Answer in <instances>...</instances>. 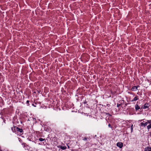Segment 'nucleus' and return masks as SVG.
Returning a JSON list of instances; mask_svg holds the SVG:
<instances>
[{
    "label": "nucleus",
    "mask_w": 151,
    "mask_h": 151,
    "mask_svg": "<svg viewBox=\"0 0 151 151\" xmlns=\"http://www.w3.org/2000/svg\"><path fill=\"white\" fill-rule=\"evenodd\" d=\"M116 146L120 148H122L123 146V143L121 142H119L116 144Z\"/></svg>",
    "instance_id": "obj_1"
},
{
    "label": "nucleus",
    "mask_w": 151,
    "mask_h": 151,
    "mask_svg": "<svg viewBox=\"0 0 151 151\" xmlns=\"http://www.w3.org/2000/svg\"><path fill=\"white\" fill-rule=\"evenodd\" d=\"M147 124V122H141L140 124V125L141 126H143L144 127H145Z\"/></svg>",
    "instance_id": "obj_2"
},
{
    "label": "nucleus",
    "mask_w": 151,
    "mask_h": 151,
    "mask_svg": "<svg viewBox=\"0 0 151 151\" xmlns=\"http://www.w3.org/2000/svg\"><path fill=\"white\" fill-rule=\"evenodd\" d=\"M147 124L148 123L149 124L147 126V129H149L151 128V120H147Z\"/></svg>",
    "instance_id": "obj_3"
},
{
    "label": "nucleus",
    "mask_w": 151,
    "mask_h": 151,
    "mask_svg": "<svg viewBox=\"0 0 151 151\" xmlns=\"http://www.w3.org/2000/svg\"><path fill=\"white\" fill-rule=\"evenodd\" d=\"M14 130L17 131V132H19L21 133L23 131V130L22 129L19 128L17 127H14Z\"/></svg>",
    "instance_id": "obj_4"
},
{
    "label": "nucleus",
    "mask_w": 151,
    "mask_h": 151,
    "mask_svg": "<svg viewBox=\"0 0 151 151\" xmlns=\"http://www.w3.org/2000/svg\"><path fill=\"white\" fill-rule=\"evenodd\" d=\"M138 87H139V86H134L132 88L131 90L133 91H136L138 90L137 88Z\"/></svg>",
    "instance_id": "obj_5"
},
{
    "label": "nucleus",
    "mask_w": 151,
    "mask_h": 151,
    "mask_svg": "<svg viewBox=\"0 0 151 151\" xmlns=\"http://www.w3.org/2000/svg\"><path fill=\"white\" fill-rule=\"evenodd\" d=\"M139 97L138 96L136 95L134 98L131 101L132 102L136 101L139 99Z\"/></svg>",
    "instance_id": "obj_6"
},
{
    "label": "nucleus",
    "mask_w": 151,
    "mask_h": 151,
    "mask_svg": "<svg viewBox=\"0 0 151 151\" xmlns=\"http://www.w3.org/2000/svg\"><path fill=\"white\" fill-rule=\"evenodd\" d=\"M149 106V104L147 103H146L144 104V106H142L141 108L146 109L148 108Z\"/></svg>",
    "instance_id": "obj_7"
},
{
    "label": "nucleus",
    "mask_w": 151,
    "mask_h": 151,
    "mask_svg": "<svg viewBox=\"0 0 151 151\" xmlns=\"http://www.w3.org/2000/svg\"><path fill=\"white\" fill-rule=\"evenodd\" d=\"M58 147L63 150H64L66 149V147L65 146H63L60 145L58 146Z\"/></svg>",
    "instance_id": "obj_8"
},
{
    "label": "nucleus",
    "mask_w": 151,
    "mask_h": 151,
    "mask_svg": "<svg viewBox=\"0 0 151 151\" xmlns=\"http://www.w3.org/2000/svg\"><path fill=\"white\" fill-rule=\"evenodd\" d=\"M144 151H151V147H146Z\"/></svg>",
    "instance_id": "obj_9"
},
{
    "label": "nucleus",
    "mask_w": 151,
    "mask_h": 151,
    "mask_svg": "<svg viewBox=\"0 0 151 151\" xmlns=\"http://www.w3.org/2000/svg\"><path fill=\"white\" fill-rule=\"evenodd\" d=\"M135 107L136 111H137L140 109V107L137 104L135 105Z\"/></svg>",
    "instance_id": "obj_10"
},
{
    "label": "nucleus",
    "mask_w": 151,
    "mask_h": 151,
    "mask_svg": "<svg viewBox=\"0 0 151 151\" xmlns=\"http://www.w3.org/2000/svg\"><path fill=\"white\" fill-rule=\"evenodd\" d=\"M39 140L40 141H43L45 140V139L42 138H40L39 139Z\"/></svg>",
    "instance_id": "obj_11"
},
{
    "label": "nucleus",
    "mask_w": 151,
    "mask_h": 151,
    "mask_svg": "<svg viewBox=\"0 0 151 151\" xmlns=\"http://www.w3.org/2000/svg\"><path fill=\"white\" fill-rule=\"evenodd\" d=\"M89 139L88 138H87V137H84L83 139V140L84 141H86V140H87V139Z\"/></svg>",
    "instance_id": "obj_12"
},
{
    "label": "nucleus",
    "mask_w": 151,
    "mask_h": 151,
    "mask_svg": "<svg viewBox=\"0 0 151 151\" xmlns=\"http://www.w3.org/2000/svg\"><path fill=\"white\" fill-rule=\"evenodd\" d=\"M22 145L24 147H26V146L27 145L26 144V143H23L22 144Z\"/></svg>",
    "instance_id": "obj_13"
},
{
    "label": "nucleus",
    "mask_w": 151,
    "mask_h": 151,
    "mask_svg": "<svg viewBox=\"0 0 151 151\" xmlns=\"http://www.w3.org/2000/svg\"><path fill=\"white\" fill-rule=\"evenodd\" d=\"M133 125L132 124V126L131 127V129L132 132V131L133 130Z\"/></svg>",
    "instance_id": "obj_14"
},
{
    "label": "nucleus",
    "mask_w": 151,
    "mask_h": 151,
    "mask_svg": "<svg viewBox=\"0 0 151 151\" xmlns=\"http://www.w3.org/2000/svg\"><path fill=\"white\" fill-rule=\"evenodd\" d=\"M108 126L110 128H112V127L111 126V125L110 124H108Z\"/></svg>",
    "instance_id": "obj_15"
},
{
    "label": "nucleus",
    "mask_w": 151,
    "mask_h": 151,
    "mask_svg": "<svg viewBox=\"0 0 151 151\" xmlns=\"http://www.w3.org/2000/svg\"><path fill=\"white\" fill-rule=\"evenodd\" d=\"M29 101L28 100H27L26 101V103H27V104H29Z\"/></svg>",
    "instance_id": "obj_16"
},
{
    "label": "nucleus",
    "mask_w": 151,
    "mask_h": 151,
    "mask_svg": "<svg viewBox=\"0 0 151 151\" xmlns=\"http://www.w3.org/2000/svg\"><path fill=\"white\" fill-rule=\"evenodd\" d=\"M120 105V104H117V106L118 107H119Z\"/></svg>",
    "instance_id": "obj_17"
},
{
    "label": "nucleus",
    "mask_w": 151,
    "mask_h": 151,
    "mask_svg": "<svg viewBox=\"0 0 151 151\" xmlns=\"http://www.w3.org/2000/svg\"><path fill=\"white\" fill-rule=\"evenodd\" d=\"M11 129L12 131L13 132V127H12L11 128Z\"/></svg>",
    "instance_id": "obj_18"
},
{
    "label": "nucleus",
    "mask_w": 151,
    "mask_h": 151,
    "mask_svg": "<svg viewBox=\"0 0 151 151\" xmlns=\"http://www.w3.org/2000/svg\"><path fill=\"white\" fill-rule=\"evenodd\" d=\"M105 114H106V115H107V114H109V115H110L108 113H105Z\"/></svg>",
    "instance_id": "obj_19"
},
{
    "label": "nucleus",
    "mask_w": 151,
    "mask_h": 151,
    "mask_svg": "<svg viewBox=\"0 0 151 151\" xmlns=\"http://www.w3.org/2000/svg\"><path fill=\"white\" fill-rule=\"evenodd\" d=\"M107 105L108 106H109V104H107Z\"/></svg>",
    "instance_id": "obj_20"
},
{
    "label": "nucleus",
    "mask_w": 151,
    "mask_h": 151,
    "mask_svg": "<svg viewBox=\"0 0 151 151\" xmlns=\"http://www.w3.org/2000/svg\"><path fill=\"white\" fill-rule=\"evenodd\" d=\"M107 105L108 106H109V104H107Z\"/></svg>",
    "instance_id": "obj_21"
},
{
    "label": "nucleus",
    "mask_w": 151,
    "mask_h": 151,
    "mask_svg": "<svg viewBox=\"0 0 151 151\" xmlns=\"http://www.w3.org/2000/svg\"><path fill=\"white\" fill-rule=\"evenodd\" d=\"M68 147L69 148V146H68Z\"/></svg>",
    "instance_id": "obj_22"
},
{
    "label": "nucleus",
    "mask_w": 151,
    "mask_h": 151,
    "mask_svg": "<svg viewBox=\"0 0 151 151\" xmlns=\"http://www.w3.org/2000/svg\"><path fill=\"white\" fill-rule=\"evenodd\" d=\"M39 144L40 145H41V144H40V143H39Z\"/></svg>",
    "instance_id": "obj_23"
},
{
    "label": "nucleus",
    "mask_w": 151,
    "mask_h": 151,
    "mask_svg": "<svg viewBox=\"0 0 151 151\" xmlns=\"http://www.w3.org/2000/svg\"><path fill=\"white\" fill-rule=\"evenodd\" d=\"M33 106H35V105H34Z\"/></svg>",
    "instance_id": "obj_24"
},
{
    "label": "nucleus",
    "mask_w": 151,
    "mask_h": 151,
    "mask_svg": "<svg viewBox=\"0 0 151 151\" xmlns=\"http://www.w3.org/2000/svg\"><path fill=\"white\" fill-rule=\"evenodd\" d=\"M32 105L34 106V104H32Z\"/></svg>",
    "instance_id": "obj_25"
}]
</instances>
